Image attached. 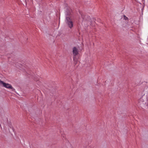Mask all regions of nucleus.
<instances>
[{"label": "nucleus", "mask_w": 148, "mask_h": 148, "mask_svg": "<svg viewBox=\"0 0 148 148\" xmlns=\"http://www.w3.org/2000/svg\"><path fill=\"white\" fill-rule=\"evenodd\" d=\"M139 102L142 107H145L148 105V103L144 101L143 99L141 98Z\"/></svg>", "instance_id": "3"}, {"label": "nucleus", "mask_w": 148, "mask_h": 148, "mask_svg": "<svg viewBox=\"0 0 148 148\" xmlns=\"http://www.w3.org/2000/svg\"><path fill=\"white\" fill-rule=\"evenodd\" d=\"M66 22L68 26L70 28H72L73 27V23L70 18V16L67 15L66 16Z\"/></svg>", "instance_id": "1"}, {"label": "nucleus", "mask_w": 148, "mask_h": 148, "mask_svg": "<svg viewBox=\"0 0 148 148\" xmlns=\"http://www.w3.org/2000/svg\"><path fill=\"white\" fill-rule=\"evenodd\" d=\"M0 84H2L4 87L9 89H11L13 91H14L15 89L12 87V86L8 83H4L2 81L0 80Z\"/></svg>", "instance_id": "2"}, {"label": "nucleus", "mask_w": 148, "mask_h": 148, "mask_svg": "<svg viewBox=\"0 0 148 148\" xmlns=\"http://www.w3.org/2000/svg\"><path fill=\"white\" fill-rule=\"evenodd\" d=\"M124 19L125 20H128V18L125 15H124Z\"/></svg>", "instance_id": "5"}, {"label": "nucleus", "mask_w": 148, "mask_h": 148, "mask_svg": "<svg viewBox=\"0 0 148 148\" xmlns=\"http://www.w3.org/2000/svg\"><path fill=\"white\" fill-rule=\"evenodd\" d=\"M73 55L75 56L77 55L79 53V51L78 49L75 47H73Z\"/></svg>", "instance_id": "4"}]
</instances>
